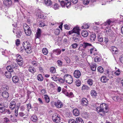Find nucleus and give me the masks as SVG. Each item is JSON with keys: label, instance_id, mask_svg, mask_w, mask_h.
I'll return each mask as SVG.
<instances>
[{"label": "nucleus", "instance_id": "f257e3e1", "mask_svg": "<svg viewBox=\"0 0 123 123\" xmlns=\"http://www.w3.org/2000/svg\"><path fill=\"white\" fill-rule=\"evenodd\" d=\"M96 110L98 113L102 112L104 114L107 113L109 110L107 105L105 103L101 104L100 107H97Z\"/></svg>", "mask_w": 123, "mask_h": 123}, {"label": "nucleus", "instance_id": "f03ea898", "mask_svg": "<svg viewBox=\"0 0 123 123\" xmlns=\"http://www.w3.org/2000/svg\"><path fill=\"white\" fill-rule=\"evenodd\" d=\"M23 46L26 52L28 54H30L31 52V47L30 44L28 42L25 41L23 44Z\"/></svg>", "mask_w": 123, "mask_h": 123}, {"label": "nucleus", "instance_id": "7ed1b4c3", "mask_svg": "<svg viewBox=\"0 0 123 123\" xmlns=\"http://www.w3.org/2000/svg\"><path fill=\"white\" fill-rule=\"evenodd\" d=\"M90 47H92L91 44L86 42H84L80 44L78 49L82 51L86 48Z\"/></svg>", "mask_w": 123, "mask_h": 123}, {"label": "nucleus", "instance_id": "20e7f679", "mask_svg": "<svg viewBox=\"0 0 123 123\" xmlns=\"http://www.w3.org/2000/svg\"><path fill=\"white\" fill-rule=\"evenodd\" d=\"M52 119L54 122L56 123L60 122L61 120L60 116L57 114H54L53 115Z\"/></svg>", "mask_w": 123, "mask_h": 123}, {"label": "nucleus", "instance_id": "39448f33", "mask_svg": "<svg viewBox=\"0 0 123 123\" xmlns=\"http://www.w3.org/2000/svg\"><path fill=\"white\" fill-rule=\"evenodd\" d=\"M64 77L67 83L70 84L73 82V80L71 75L66 74L64 75Z\"/></svg>", "mask_w": 123, "mask_h": 123}, {"label": "nucleus", "instance_id": "423d86ee", "mask_svg": "<svg viewBox=\"0 0 123 123\" xmlns=\"http://www.w3.org/2000/svg\"><path fill=\"white\" fill-rule=\"evenodd\" d=\"M17 58L16 60L18 62V64L20 66L22 65L23 64V62L21 56L19 55H17Z\"/></svg>", "mask_w": 123, "mask_h": 123}, {"label": "nucleus", "instance_id": "0eeeda50", "mask_svg": "<svg viewBox=\"0 0 123 123\" xmlns=\"http://www.w3.org/2000/svg\"><path fill=\"white\" fill-rule=\"evenodd\" d=\"M80 30L78 27H76L74 28L71 31H69L68 33L69 35L72 34L73 33H77V34H80Z\"/></svg>", "mask_w": 123, "mask_h": 123}, {"label": "nucleus", "instance_id": "6e6552de", "mask_svg": "<svg viewBox=\"0 0 123 123\" xmlns=\"http://www.w3.org/2000/svg\"><path fill=\"white\" fill-rule=\"evenodd\" d=\"M54 104L56 107L59 108H61L63 105L62 103L59 100H57L54 102Z\"/></svg>", "mask_w": 123, "mask_h": 123}, {"label": "nucleus", "instance_id": "1a4fd4ad", "mask_svg": "<svg viewBox=\"0 0 123 123\" xmlns=\"http://www.w3.org/2000/svg\"><path fill=\"white\" fill-rule=\"evenodd\" d=\"M74 77L77 78H79L81 75L80 71L77 70H75L74 73Z\"/></svg>", "mask_w": 123, "mask_h": 123}, {"label": "nucleus", "instance_id": "9d476101", "mask_svg": "<svg viewBox=\"0 0 123 123\" xmlns=\"http://www.w3.org/2000/svg\"><path fill=\"white\" fill-rule=\"evenodd\" d=\"M15 61L14 60H13L11 62L10 64L13 68L17 69L18 66V63H17L15 62Z\"/></svg>", "mask_w": 123, "mask_h": 123}, {"label": "nucleus", "instance_id": "9b49d317", "mask_svg": "<svg viewBox=\"0 0 123 123\" xmlns=\"http://www.w3.org/2000/svg\"><path fill=\"white\" fill-rule=\"evenodd\" d=\"M88 102L87 99L86 98H83L81 100V104L83 106H87L88 104Z\"/></svg>", "mask_w": 123, "mask_h": 123}, {"label": "nucleus", "instance_id": "f8f14e48", "mask_svg": "<svg viewBox=\"0 0 123 123\" xmlns=\"http://www.w3.org/2000/svg\"><path fill=\"white\" fill-rule=\"evenodd\" d=\"M111 51L113 54H116L118 53V51L117 48L115 46H112L111 47Z\"/></svg>", "mask_w": 123, "mask_h": 123}, {"label": "nucleus", "instance_id": "ddd939ff", "mask_svg": "<svg viewBox=\"0 0 123 123\" xmlns=\"http://www.w3.org/2000/svg\"><path fill=\"white\" fill-rule=\"evenodd\" d=\"M80 34L74 35L72 37L73 40L75 42H77L79 41L80 39Z\"/></svg>", "mask_w": 123, "mask_h": 123}, {"label": "nucleus", "instance_id": "4468645a", "mask_svg": "<svg viewBox=\"0 0 123 123\" xmlns=\"http://www.w3.org/2000/svg\"><path fill=\"white\" fill-rule=\"evenodd\" d=\"M44 2L46 6H51L52 2L50 0H44Z\"/></svg>", "mask_w": 123, "mask_h": 123}, {"label": "nucleus", "instance_id": "2eb2a0df", "mask_svg": "<svg viewBox=\"0 0 123 123\" xmlns=\"http://www.w3.org/2000/svg\"><path fill=\"white\" fill-rule=\"evenodd\" d=\"M2 96L4 98H7L9 97V94L7 91H4L2 92Z\"/></svg>", "mask_w": 123, "mask_h": 123}, {"label": "nucleus", "instance_id": "dca6fc26", "mask_svg": "<svg viewBox=\"0 0 123 123\" xmlns=\"http://www.w3.org/2000/svg\"><path fill=\"white\" fill-rule=\"evenodd\" d=\"M96 35L95 34L93 33L91 34L90 38V40L91 42H94L96 39Z\"/></svg>", "mask_w": 123, "mask_h": 123}, {"label": "nucleus", "instance_id": "f3484780", "mask_svg": "<svg viewBox=\"0 0 123 123\" xmlns=\"http://www.w3.org/2000/svg\"><path fill=\"white\" fill-rule=\"evenodd\" d=\"M16 103L14 101H12L10 103L9 107L11 110L13 109L15 107Z\"/></svg>", "mask_w": 123, "mask_h": 123}, {"label": "nucleus", "instance_id": "a211bd4d", "mask_svg": "<svg viewBox=\"0 0 123 123\" xmlns=\"http://www.w3.org/2000/svg\"><path fill=\"white\" fill-rule=\"evenodd\" d=\"M4 4L6 6H9L12 4V2L11 0H5L4 1Z\"/></svg>", "mask_w": 123, "mask_h": 123}, {"label": "nucleus", "instance_id": "6ab92c4d", "mask_svg": "<svg viewBox=\"0 0 123 123\" xmlns=\"http://www.w3.org/2000/svg\"><path fill=\"white\" fill-rule=\"evenodd\" d=\"M41 32L42 31L39 28H38L36 34V37L37 38L40 37L41 36Z\"/></svg>", "mask_w": 123, "mask_h": 123}, {"label": "nucleus", "instance_id": "aec40b11", "mask_svg": "<svg viewBox=\"0 0 123 123\" xmlns=\"http://www.w3.org/2000/svg\"><path fill=\"white\" fill-rule=\"evenodd\" d=\"M90 53L91 54L95 55L97 54V50L95 48H91L90 49Z\"/></svg>", "mask_w": 123, "mask_h": 123}, {"label": "nucleus", "instance_id": "412c9836", "mask_svg": "<svg viewBox=\"0 0 123 123\" xmlns=\"http://www.w3.org/2000/svg\"><path fill=\"white\" fill-rule=\"evenodd\" d=\"M91 96L93 97H96L97 96V93L94 90H92L91 92Z\"/></svg>", "mask_w": 123, "mask_h": 123}, {"label": "nucleus", "instance_id": "4be33fe9", "mask_svg": "<svg viewBox=\"0 0 123 123\" xmlns=\"http://www.w3.org/2000/svg\"><path fill=\"white\" fill-rule=\"evenodd\" d=\"M6 76L8 78H10L12 77V75L11 72L9 71H6L5 73Z\"/></svg>", "mask_w": 123, "mask_h": 123}, {"label": "nucleus", "instance_id": "5701e85b", "mask_svg": "<svg viewBox=\"0 0 123 123\" xmlns=\"http://www.w3.org/2000/svg\"><path fill=\"white\" fill-rule=\"evenodd\" d=\"M101 81L103 83H105L109 79L106 78L105 76H102L101 78Z\"/></svg>", "mask_w": 123, "mask_h": 123}, {"label": "nucleus", "instance_id": "b1692460", "mask_svg": "<svg viewBox=\"0 0 123 123\" xmlns=\"http://www.w3.org/2000/svg\"><path fill=\"white\" fill-rule=\"evenodd\" d=\"M54 83L51 81H49L48 82L47 85V86L48 88L53 87H54Z\"/></svg>", "mask_w": 123, "mask_h": 123}, {"label": "nucleus", "instance_id": "393cba45", "mask_svg": "<svg viewBox=\"0 0 123 123\" xmlns=\"http://www.w3.org/2000/svg\"><path fill=\"white\" fill-rule=\"evenodd\" d=\"M53 52L55 54L57 55H58L61 53V50L60 49H58L53 50Z\"/></svg>", "mask_w": 123, "mask_h": 123}, {"label": "nucleus", "instance_id": "a878e982", "mask_svg": "<svg viewBox=\"0 0 123 123\" xmlns=\"http://www.w3.org/2000/svg\"><path fill=\"white\" fill-rule=\"evenodd\" d=\"M74 114L76 116H78L80 114V112L79 110L77 109H75L73 110Z\"/></svg>", "mask_w": 123, "mask_h": 123}, {"label": "nucleus", "instance_id": "bb28decb", "mask_svg": "<svg viewBox=\"0 0 123 123\" xmlns=\"http://www.w3.org/2000/svg\"><path fill=\"white\" fill-rule=\"evenodd\" d=\"M13 82L14 83H17L18 82V78L16 76H14L12 78Z\"/></svg>", "mask_w": 123, "mask_h": 123}, {"label": "nucleus", "instance_id": "cd10ccee", "mask_svg": "<svg viewBox=\"0 0 123 123\" xmlns=\"http://www.w3.org/2000/svg\"><path fill=\"white\" fill-rule=\"evenodd\" d=\"M28 70L30 72L32 73H34L36 71V69L34 67H29Z\"/></svg>", "mask_w": 123, "mask_h": 123}, {"label": "nucleus", "instance_id": "c85d7f7f", "mask_svg": "<svg viewBox=\"0 0 123 123\" xmlns=\"http://www.w3.org/2000/svg\"><path fill=\"white\" fill-rule=\"evenodd\" d=\"M89 27V25L86 23H84L83 25L82 26L81 28L82 29H86L88 28Z\"/></svg>", "mask_w": 123, "mask_h": 123}, {"label": "nucleus", "instance_id": "c756f323", "mask_svg": "<svg viewBox=\"0 0 123 123\" xmlns=\"http://www.w3.org/2000/svg\"><path fill=\"white\" fill-rule=\"evenodd\" d=\"M31 119L33 121L36 122L37 120V117L36 116L33 115L31 116Z\"/></svg>", "mask_w": 123, "mask_h": 123}, {"label": "nucleus", "instance_id": "7c9ffc66", "mask_svg": "<svg viewBox=\"0 0 123 123\" xmlns=\"http://www.w3.org/2000/svg\"><path fill=\"white\" fill-rule=\"evenodd\" d=\"M87 80V82L88 84L90 86H92L93 84V80L91 79H88Z\"/></svg>", "mask_w": 123, "mask_h": 123}, {"label": "nucleus", "instance_id": "2f4dec72", "mask_svg": "<svg viewBox=\"0 0 123 123\" xmlns=\"http://www.w3.org/2000/svg\"><path fill=\"white\" fill-rule=\"evenodd\" d=\"M81 34L84 37H86L88 36V33L86 31H83L81 33Z\"/></svg>", "mask_w": 123, "mask_h": 123}, {"label": "nucleus", "instance_id": "473e14b6", "mask_svg": "<svg viewBox=\"0 0 123 123\" xmlns=\"http://www.w3.org/2000/svg\"><path fill=\"white\" fill-rule=\"evenodd\" d=\"M37 79L40 81H42L43 80V78L41 74H39L37 76Z\"/></svg>", "mask_w": 123, "mask_h": 123}, {"label": "nucleus", "instance_id": "72a5a7b5", "mask_svg": "<svg viewBox=\"0 0 123 123\" xmlns=\"http://www.w3.org/2000/svg\"><path fill=\"white\" fill-rule=\"evenodd\" d=\"M19 116L23 117V118H25L27 117V115H26L24 113L22 112H20L19 113Z\"/></svg>", "mask_w": 123, "mask_h": 123}, {"label": "nucleus", "instance_id": "f704fd0d", "mask_svg": "<svg viewBox=\"0 0 123 123\" xmlns=\"http://www.w3.org/2000/svg\"><path fill=\"white\" fill-rule=\"evenodd\" d=\"M89 87L87 86L84 85L82 87V89L83 91H85L89 89Z\"/></svg>", "mask_w": 123, "mask_h": 123}, {"label": "nucleus", "instance_id": "c9c22d12", "mask_svg": "<svg viewBox=\"0 0 123 123\" xmlns=\"http://www.w3.org/2000/svg\"><path fill=\"white\" fill-rule=\"evenodd\" d=\"M76 121L78 123H84V121L80 117H77L76 119Z\"/></svg>", "mask_w": 123, "mask_h": 123}, {"label": "nucleus", "instance_id": "e433bc0d", "mask_svg": "<svg viewBox=\"0 0 123 123\" xmlns=\"http://www.w3.org/2000/svg\"><path fill=\"white\" fill-rule=\"evenodd\" d=\"M12 68L11 66V65L8 66L6 67V69L7 70V71H9L10 72H12L13 71Z\"/></svg>", "mask_w": 123, "mask_h": 123}, {"label": "nucleus", "instance_id": "4c0bfd02", "mask_svg": "<svg viewBox=\"0 0 123 123\" xmlns=\"http://www.w3.org/2000/svg\"><path fill=\"white\" fill-rule=\"evenodd\" d=\"M43 54L44 55H46L48 53V51L46 48H43L42 50Z\"/></svg>", "mask_w": 123, "mask_h": 123}, {"label": "nucleus", "instance_id": "58836bf2", "mask_svg": "<svg viewBox=\"0 0 123 123\" xmlns=\"http://www.w3.org/2000/svg\"><path fill=\"white\" fill-rule=\"evenodd\" d=\"M50 72L52 73H54L55 72L56 70L55 67H52L50 69Z\"/></svg>", "mask_w": 123, "mask_h": 123}, {"label": "nucleus", "instance_id": "ea45409f", "mask_svg": "<svg viewBox=\"0 0 123 123\" xmlns=\"http://www.w3.org/2000/svg\"><path fill=\"white\" fill-rule=\"evenodd\" d=\"M23 27L24 31H25L29 29V26L25 24H24Z\"/></svg>", "mask_w": 123, "mask_h": 123}, {"label": "nucleus", "instance_id": "a19ab883", "mask_svg": "<svg viewBox=\"0 0 123 123\" xmlns=\"http://www.w3.org/2000/svg\"><path fill=\"white\" fill-rule=\"evenodd\" d=\"M25 32V34L27 35H30L31 32V31L30 29H28V30H26Z\"/></svg>", "mask_w": 123, "mask_h": 123}, {"label": "nucleus", "instance_id": "79ce46f5", "mask_svg": "<svg viewBox=\"0 0 123 123\" xmlns=\"http://www.w3.org/2000/svg\"><path fill=\"white\" fill-rule=\"evenodd\" d=\"M68 123H77L76 121L73 119H69Z\"/></svg>", "mask_w": 123, "mask_h": 123}, {"label": "nucleus", "instance_id": "37998d69", "mask_svg": "<svg viewBox=\"0 0 123 123\" xmlns=\"http://www.w3.org/2000/svg\"><path fill=\"white\" fill-rule=\"evenodd\" d=\"M58 80L60 83H63L66 80V79L64 77L63 79H62L61 78H60L59 79H58Z\"/></svg>", "mask_w": 123, "mask_h": 123}, {"label": "nucleus", "instance_id": "c03bdc74", "mask_svg": "<svg viewBox=\"0 0 123 123\" xmlns=\"http://www.w3.org/2000/svg\"><path fill=\"white\" fill-rule=\"evenodd\" d=\"M70 1V0H69L68 1H66V6L68 8L71 5Z\"/></svg>", "mask_w": 123, "mask_h": 123}, {"label": "nucleus", "instance_id": "a18cd8bd", "mask_svg": "<svg viewBox=\"0 0 123 123\" xmlns=\"http://www.w3.org/2000/svg\"><path fill=\"white\" fill-rule=\"evenodd\" d=\"M98 70L101 73H103L104 71L103 68L101 67H99L98 68Z\"/></svg>", "mask_w": 123, "mask_h": 123}, {"label": "nucleus", "instance_id": "49530a36", "mask_svg": "<svg viewBox=\"0 0 123 123\" xmlns=\"http://www.w3.org/2000/svg\"><path fill=\"white\" fill-rule=\"evenodd\" d=\"M45 25V22H41L38 24V26L40 27H43Z\"/></svg>", "mask_w": 123, "mask_h": 123}, {"label": "nucleus", "instance_id": "de8ad7c7", "mask_svg": "<svg viewBox=\"0 0 123 123\" xmlns=\"http://www.w3.org/2000/svg\"><path fill=\"white\" fill-rule=\"evenodd\" d=\"M5 111V109L3 107L2 105L0 103V112H3Z\"/></svg>", "mask_w": 123, "mask_h": 123}, {"label": "nucleus", "instance_id": "09e8293b", "mask_svg": "<svg viewBox=\"0 0 123 123\" xmlns=\"http://www.w3.org/2000/svg\"><path fill=\"white\" fill-rule=\"evenodd\" d=\"M59 6L57 3H55L53 5V7L55 10H56L58 9Z\"/></svg>", "mask_w": 123, "mask_h": 123}, {"label": "nucleus", "instance_id": "8fccbe9b", "mask_svg": "<svg viewBox=\"0 0 123 123\" xmlns=\"http://www.w3.org/2000/svg\"><path fill=\"white\" fill-rule=\"evenodd\" d=\"M22 33L21 31H18L17 32V36L18 38H20L21 37V36L22 35Z\"/></svg>", "mask_w": 123, "mask_h": 123}, {"label": "nucleus", "instance_id": "3c124183", "mask_svg": "<svg viewBox=\"0 0 123 123\" xmlns=\"http://www.w3.org/2000/svg\"><path fill=\"white\" fill-rule=\"evenodd\" d=\"M98 41L100 42H102L103 41V39L101 36H99L98 37Z\"/></svg>", "mask_w": 123, "mask_h": 123}, {"label": "nucleus", "instance_id": "603ef678", "mask_svg": "<svg viewBox=\"0 0 123 123\" xmlns=\"http://www.w3.org/2000/svg\"><path fill=\"white\" fill-rule=\"evenodd\" d=\"M111 22V21L110 19H109L105 23L103 24V25H109L110 24Z\"/></svg>", "mask_w": 123, "mask_h": 123}, {"label": "nucleus", "instance_id": "864d4df0", "mask_svg": "<svg viewBox=\"0 0 123 123\" xmlns=\"http://www.w3.org/2000/svg\"><path fill=\"white\" fill-rule=\"evenodd\" d=\"M38 16L39 18L44 19L45 18V16L44 15L41 13L38 15Z\"/></svg>", "mask_w": 123, "mask_h": 123}, {"label": "nucleus", "instance_id": "5fc2aeb1", "mask_svg": "<svg viewBox=\"0 0 123 123\" xmlns=\"http://www.w3.org/2000/svg\"><path fill=\"white\" fill-rule=\"evenodd\" d=\"M31 63L34 66H37L38 64L37 62L36 61H33L31 62Z\"/></svg>", "mask_w": 123, "mask_h": 123}, {"label": "nucleus", "instance_id": "6e6d98bb", "mask_svg": "<svg viewBox=\"0 0 123 123\" xmlns=\"http://www.w3.org/2000/svg\"><path fill=\"white\" fill-rule=\"evenodd\" d=\"M64 59L67 63H70V60L68 57L67 56L65 57Z\"/></svg>", "mask_w": 123, "mask_h": 123}, {"label": "nucleus", "instance_id": "4d7b16f0", "mask_svg": "<svg viewBox=\"0 0 123 123\" xmlns=\"http://www.w3.org/2000/svg\"><path fill=\"white\" fill-rule=\"evenodd\" d=\"M51 79L54 81H56L58 80V78L56 76H55L54 75L53 77H51Z\"/></svg>", "mask_w": 123, "mask_h": 123}, {"label": "nucleus", "instance_id": "13d9d810", "mask_svg": "<svg viewBox=\"0 0 123 123\" xmlns=\"http://www.w3.org/2000/svg\"><path fill=\"white\" fill-rule=\"evenodd\" d=\"M60 32V30L59 29H56L55 31V34L57 35H58L59 34Z\"/></svg>", "mask_w": 123, "mask_h": 123}, {"label": "nucleus", "instance_id": "bf43d9fd", "mask_svg": "<svg viewBox=\"0 0 123 123\" xmlns=\"http://www.w3.org/2000/svg\"><path fill=\"white\" fill-rule=\"evenodd\" d=\"M119 97L117 96H115L113 97L112 98L113 100L116 101H117L119 98Z\"/></svg>", "mask_w": 123, "mask_h": 123}, {"label": "nucleus", "instance_id": "052dcab7", "mask_svg": "<svg viewBox=\"0 0 123 123\" xmlns=\"http://www.w3.org/2000/svg\"><path fill=\"white\" fill-rule=\"evenodd\" d=\"M84 4L87 5L89 2V0H82Z\"/></svg>", "mask_w": 123, "mask_h": 123}, {"label": "nucleus", "instance_id": "680f3d73", "mask_svg": "<svg viewBox=\"0 0 123 123\" xmlns=\"http://www.w3.org/2000/svg\"><path fill=\"white\" fill-rule=\"evenodd\" d=\"M67 69L66 68H64L63 69L60 70L61 72H62L64 73H66L67 72Z\"/></svg>", "mask_w": 123, "mask_h": 123}, {"label": "nucleus", "instance_id": "e2e57ef3", "mask_svg": "<svg viewBox=\"0 0 123 123\" xmlns=\"http://www.w3.org/2000/svg\"><path fill=\"white\" fill-rule=\"evenodd\" d=\"M71 46L73 48L75 49L78 46V44L76 43H74L72 44Z\"/></svg>", "mask_w": 123, "mask_h": 123}, {"label": "nucleus", "instance_id": "0e129e2a", "mask_svg": "<svg viewBox=\"0 0 123 123\" xmlns=\"http://www.w3.org/2000/svg\"><path fill=\"white\" fill-rule=\"evenodd\" d=\"M96 67L95 65H92L91 66V69L93 71H95L96 69Z\"/></svg>", "mask_w": 123, "mask_h": 123}, {"label": "nucleus", "instance_id": "69168bd1", "mask_svg": "<svg viewBox=\"0 0 123 123\" xmlns=\"http://www.w3.org/2000/svg\"><path fill=\"white\" fill-rule=\"evenodd\" d=\"M121 73V71L119 70V69H118L116 71L115 73V74L117 75H119Z\"/></svg>", "mask_w": 123, "mask_h": 123}, {"label": "nucleus", "instance_id": "338daca9", "mask_svg": "<svg viewBox=\"0 0 123 123\" xmlns=\"http://www.w3.org/2000/svg\"><path fill=\"white\" fill-rule=\"evenodd\" d=\"M75 84L77 86H79L81 84L80 81H76L75 82Z\"/></svg>", "mask_w": 123, "mask_h": 123}, {"label": "nucleus", "instance_id": "774afa93", "mask_svg": "<svg viewBox=\"0 0 123 123\" xmlns=\"http://www.w3.org/2000/svg\"><path fill=\"white\" fill-rule=\"evenodd\" d=\"M42 94L43 95L45 94L46 92V91L45 89H43L41 90V91Z\"/></svg>", "mask_w": 123, "mask_h": 123}]
</instances>
